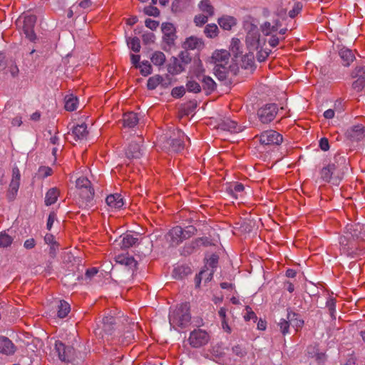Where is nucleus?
<instances>
[{
  "label": "nucleus",
  "mask_w": 365,
  "mask_h": 365,
  "mask_svg": "<svg viewBox=\"0 0 365 365\" xmlns=\"http://www.w3.org/2000/svg\"><path fill=\"white\" fill-rule=\"evenodd\" d=\"M204 32L207 37L213 38L217 35L218 28L216 24H207Z\"/></svg>",
  "instance_id": "obj_51"
},
{
  "label": "nucleus",
  "mask_w": 365,
  "mask_h": 365,
  "mask_svg": "<svg viewBox=\"0 0 365 365\" xmlns=\"http://www.w3.org/2000/svg\"><path fill=\"white\" fill-rule=\"evenodd\" d=\"M20 185V181L11 180L9 184V187L7 193V198L9 201H13L18 192Z\"/></svg>",
  "instance_id": "obj_37"
},
{
  "label": "nucleus",
  "mask_w": 365,
  "mask_h": 365,
  "mask_svg": "<svg viewBox=\"0 0 365 365\" xmlns=\"http://www.w3.org/2000/svg\"><path fill=\"white\" fill-rule=\"evenodd\" d=\"M165 56L161 51H155L150 56L152 63L157 66H160L165 62Z\"/></svg>",
  "instance_id": "obj_43"
},
{
  "label": "nucleus",
  "mask_w": 365,
  "mask_h": 365,
  "mask_svg": "<svg viewBox=\"0 0 365 365\" xmlns=\"http://www.w3.org/2000/svg\"><path fill=\"white\" fill-rule=\"evenodd\" d=\"M6 66H7L8 71L13 77H16L18 76L19 70L14 60L11 59L9 62H6Z\"/></svg>",
  "instance_id": "obj_54"
},
{
  "label": "nucleus",
  "mask_w": 365,
  "mask_h": 365,
  "mask_svg": "<svg viewBox=\"0 0 365 365\" xmlns=\"http://www.w3.org/2000/svg\"><path fill=\"white\" fill-rule=\"evenodd\" d=\"M59 194L60 191L56 187L49 189L45 195V205L46 206H50L54 204L57 201Z\"/></svg>",
  "instance_id": "obj_35"
},
{
  "label": "nucleus",
  "mask_w": 365,
  "mask_h": 365,
  "mask_svg": "<svg viewBox=\"0 0 365 365\" xmlns=\"http://www.w3.org/2000/svg\"><path fill=\"white\" fill-rule=\"evenodd\" d=\"M329 314L333 319H336V302L334 299H329L326 303Z\"/></svg>",
  "instance_id": "obj_55"
},
{
  "label": "nucleus",
  "mask_w": 365,
  "mask_h": 365,
  "mask_svg": "<svg viewBox=\"0 0 365 365\" xmlns=\"http://www.w3.org/2000/svg\"><path fill=\"white\" fill-rule=\"evenodd\" d=\"M138 68H140V73L143 76H147L153 72L152 66L148 61H142Z\"/></svg>",
  "instance_id": "obj_47"
},
{
  "label": "nucleus",
  "mask_w": 365,
  "mask_h": 365,
  "mask_svg": "<svg viewBox=\"0 0 365 365\" xmlns=\"http://www.w3.org/2000/svg\"><path fill=\"white\" fill-rule=\"evenodd\" d=\"M57 315L59 318L66 317L70 312V304L65 300L56 301Z\"/></svg>",
  "instance_id": "obj_36"
},
{
  "label": "nucleus",
  "mask_w": 365,
  "mask_h": 365,
  "mask_svg": "<svg viewBox=\"0 0 365 365\" xmlns=\"http://www.w3.org/2000/svg\"><path fill=\"white\" fill-rule=\"evenodd\" d=\"M186 89L188 92L198 93L201 91V86L195 81L190 79L186 83Z\"/></svg>",
  "instance_id": "obj_48"
},
{
  "label": "nucleus",
  "mask_w": 365,
  "mask_h": 365,
  "mask_svg": "<svg viewBox=\"0 0 365 365\" xmlns=\"http://www.w3.org/2000/svg\"><path fill=\"white\" fill-rule=\"evenodd\" d=\"M161 30L163 32V41L169 47L175 45L177 38L176 29L175 26L170 22L162 24Z\"/></svg>",
  "instance_id": "obj_9"
},
{
  "label": "nucleus",
  "mask_w": 365,
  "mask_h": 365,
  "mask_svg": "<svg viewBox=\"0 0 365 365\" xmlns=\"http://www.w3.org/2000/svg\"><path fill=\"white\" fill-rule=\"evenodd\" d=\"M78 98L73 96H66L65 98V109L68 111H73L77 109Z\"/></svg>",
  "instance_id": "obj_40"
},
{
  "label": "nucleus",
  "mask_w": 365,
  "mask_h": 365,
  "mask_svg": "<svg viewBox=\"0 0 365 365\" xmlns=\"http://www.w3.org/2000/svg\"><path fill=\"white\" fill-rule=\"evenodd\" d=\"M287 319L289 320L291 326L296 330L301 329L304 326V320L299 317V315L293 312H287Z\"/></svg>",
  "instance_id": "obj_34"
},
{
  "label": "nucleus",
  "mask_w": 365,
  "mask_h": 365,
  "mask_svg": "<svg viewBox=\"0 0 365 365\" xmlns=\"http://www.w3.org/2000/svg\"><path fill=\"white\" fill-rule=\"evenodd\" d=\"M143 140L132 141L125 150V155L129 159H139L144 154V149L141 145Z\"/></svg>",
  "instance_id": "obj_15"
},
{
  "label": "nucleus",
  "mask_w": 365,
  "mask_h": 365,
  "mask_svg": "<svg viewBox=\"0 0 365 365\" xmlns=\"http://www.w3.org/2000/svg\"><path fill=\"white\" fill-rule=\"evenodd\" d=\"M242 66L245 69L252 68L255 66V55L253 52L250 51L242 58Z\"/></svg>",
  "instance_id": "obj_39"
},
{
  "label": "nucleus",
  "mask_w": 365,
  "mask_h": 365,
  "mask_svg": "<svg viewBox=\"0 0 365 365\" xmlns=\"http://www.w3.org/2000/svg\"><path fill=\"white\" fill-rule=\"evenodd\" d=\"M348 170L349 163L346 157L336 154L332 161L321 169L319 172L320 179L323 182L338 185Z\"/></svg>",
  "instance_id": "obj_1"
},
{
  "label": "nucleus",
  "mask_w": 365,
  "mask_h": 365,
  "mask_svg": "<svg viewBox=\"0 0 365 365\" xmlns=\"http://www.w3.org/2000/svg\"><path fill=\"white\" fill-rule=\"evenodd\" d=\"M144 13L148 16L157 17L160 15L159 9L153 6H148L144 8Z\"/></svg>",
  "instance_id": "obj_56"
},
{
  "label": "nucleus",
  "mask_w": 365,
  "mask_h": 365,
  "mask_svg": "<svg viewBox=\"0 0 365 365\" xmlns=\"http://www.w3.org/2000/svg\"><path fill=\"white\" fill-rule=\"evenodd\" d=\"M191 320L190 307L187 303L177 307L169 314V323L174 329L178 327L181 329L187 327Z\"/></svg>",
  "instance_id": "obj_2"
},
{
  "label": "nucleus",
  "mask_w": 365,
  "mask_h": 365,
  "mask_svg": "<svg viewBox=\"0 0 365 365\" xmlns=\"http://www.w3.org/2000/svg\"><path fill=\"white\" fill-rule=\"evenodd\" d=\"M128 47L134 52H139L140 50V42L138 37L130 38L127 41Z\"/></svg>",
  "instance_id": "obj_50"
},
{
  "label": "nucleus",
  "mask_w": 365,
  "mask_h": 365,
  "mask_svg": "<svg viewBox=\"0 0 365 365\" xmlns=\"http://www.w3.org/2000/svg\"><path fill=\"white\" fill-rule=\"evenodd\" d=\"M196 231H197V230L194 226H192V225L187 226L183 230L184 240L188 239L190 237H192V235H194L195 234Z\"/></svg>",
  "instance_id": "obj_60"
},
{
  "label": "nucleus",
  "mask_w": 365,
  "mask_h": 365,
  "mask_svg": "<svg viewBox=\"0 0 365 365\" xmlns=\"http://www.w3.org/2000/svg\"><path fill=\"white\" fill-rule=\"evenodd\" d=\"M244 28L247 31L245 42L247 48L250 51L257 50L262 46L259 30L257 26L251 22H246L244 24Z\"/></svg>",
  "instance_id": "obj_4"
},
{
  "label": "nucleus",
  "mask_w": 365,
  "mask_h": 365,
  "mask_svg": "<svg viewBox=\"0 0 365 365\" xmlns=\"http://www.w3.org/2000/svg\"><path fill=\"white\" fill-rule=\"evenodd\" d=\"M362 230L365 231V228H363L360 225H347L345 227V234L354 240L359 237Z\"/></svg>",
  "instance_id": "obj_31"
},
{
  "label": "nucleus",
  "mask_w": 365,
  "mask_h": 365,
  "mask_svg": "<svg viewBox=\"0 0 365 365\" xmlns=\"http://www.w3.org/2000/svg\"><path fill=\"white\" fill-rule=\"evenodd\" d=\"M76 186L78 190L91 187V182L85 177H80L76 180Z\"/></svg>",
  "instance_id": "obj_49"
},
{
  "label": "nucleus",
  "mask_w": 365,
  "mask_h": 365,
  "mask_svg": "<svg viewBox=\"0 0 365 365\" xmlns=\"http://www.w3.org/2000/svg\"><path fill=\"white\" fill-rule=\"evenodd\" d=\"M217 128L222 131H228L230 133H238L242 130L236 121L228 118L220 120L217 124Z\"/></svg>",
  "instance_id": "obj_21"
},
{
  "label": "nucleus",
  "mask_w": 365,
  "mask_h": 365,
  "mask_svg": "<svg viewBox=\"0 0 365 365\" xmlns=\"http://www.w3.org/2000/svg\"><path fill=\"white\" fill-rule=\"evenodd\" d=\"M163 78L160 75H155L150 77L148 80L147 88L149 90H154L163 81Z\"/></svg>",
  "instance_id": "obj_45"
},
{
  "label": "nucleus",
  "mask_w": 365,
  "mask_h": 365,
  "mask_svg": "<svg viewBox=\"0 0 365 365\" xmlns=\"http://www.w3.org/2000/svg\"><path fill=\"white\" fill-rule=\"evenodd\" d=\"M346 135L352 141L361 140L365 137V127L361 124L354 125L347 129Z\"/></svg>",
  "instance_id": "obj_18"
},
{
  "label": "nucleus",
  "mask_w": 365,
  "mask_h": 365,
  "mask_svg": "<svg viewBox=\"0 0 365 365\" xmlns=\"http://www.w3.org/2000/svg\"><path fill=\"white\" fill-rule=\"evenodd\" d=\"M92 6L91 0H82L78 4H73V9H83L84 10H87L91 8Z\"/></svg>",
  "instance_id": "obj_61"
},
{
  "label": "nucleus",
  "mask_w": 365,
  "mask_h": 365,
  "mask_svg": "<svg viewBox=\"0 0 365 365\" xmlns=\"http://www.w3.org/2000/svg\"><path fill=\"white\" fill-rule=\"evenodd\" d=\"M210 245V242L207 237H199L192 241L190 243L187 244L184 247V252L187 254H191L195 249L201 245L207 247Z\"/></svg>",
  "instance_id": "obj_24"
},
{
  "label": "nucleus",
  "mask_w": 365,
  "mask_h": 365,
  "mask_svg": "<svg viewBox=\"0 0 365 365\" xmlns=\"http://www.w3.org/2000/svg\"><path fill=\"white\" fill-rule=\"evenodd\" d=\"M340 250L342 254L354 257L358 255L354 240L345 234L339 237Z\"/></svg>",
  "instance_id": "obj_14"
},
{
  "label": "nucleus",
  "mask_w": 365,
  "mask_h": 365,
  "mask_svg": "<svg viewBox=\"0 0 365 365\" xmlns=\"http://www.w3.org/2000/svg\"><path fill=\"white\" fill-rule=\"evenodd\" d=\"M181 272H183L184 274H187L190 272V269L183 266H178L173 269V274L175 278H182Z\"/></svg>",
  "instance_id": "obj_57"
},
{
  "label": "nucleus",
  "mask_w": 365,
  "mask_h": 365,
  "mask_svg": "<svg viewBox=\"0 0 365 365\" xmlns=\"http://www.w3.org/2000/svg\"><path fill=\"white\" fill-rule=\"evenodd\" d=\"M280 331L283 335H286L289 333V327L291 326L289 320L287 319H281L278 322Z\"/></svg>",
  "instance_id": "obj_53"
},
{
  "label": "nucleus",
  "mask_w": 365,
  "mask_h": 365,
  "mask_svg": "<svg viewBox=\"0 0 365 365\" xmlns=\"http://www.w3.org/2000/svg\"><path fill=\"white\" fill-rule=\"evenodd\" d=\"M365 86V79L363 78H356L352 83V87L356 91H361Z\"/></svg>",
  "instance_id": "obj_58"
},
{
  "label": "nucleus",
  "mask_w": 365,
  "mask_h": 365,
  "mask_svg": "<svg viewBox=\"0 0 365 365\" xmlns=\"http://www.w3.org/2000/svg\"><path fill=\"white\" fill-rule=\"evenodd\" d=\"M88 133L86 124L82 123L73 128L71 135L76 140H81L86 138Z\"/></svg>",
  "instance_id": "obj_30"
},
{
  "label": "nucleus",
  "mask_w": 365,
  "mask_h": 365,
  "mask_svg": "<svg viewBox=\"0 0 365 365\" xmlns=\"http://www.w3.org/2000/svg\"><path fill=\"white\" fill-rule=\"evenodd\" d=\"M203 43L199 38L190 36L187 38L183 43V48L185 49L194 50L198 49L202 46Z\"/></svg>",
  "instance_id": "obj_33"
},
{
  "label": "nucleus",
  "mask_w": 365,
  "mask_h": 365,
  "mask_svg": "<svg viewBox=\"0 0 365 365\" xmlns=\"http://www.w3.org/2000/svg\"><path fill=\"white\" fill-rule=\"evenodd\" d=\"M185 93V88L183 86L175 87L171 91L174 98H180Z\"/></svg>",
  "instance_id": "obj_64"
},
{
  "label": "nucleus",
  "mask_w": 365,
  "mask_h": 365,
  "mask_svg": "<svg viewBox=\"0 0 365 365\" xmlns=\"http://www.w3.org/2000/svg\"><path fill=\"white\" fill-rule=\"evenodd\" d=\"M339 55L344 66H349L355 59V56L352 50L346 47H342L339 51Z\"/></svg>",
  "instance_id": "obj_28"
},
{
  "label": "nucleus",
  "mask_w": 365,
  "mask_h": 365,
  "mask_svg": "<svg viewBox=\"0 0 365 365\" xmlns=\"http://www.w3.org/2000/svg\"><path fill=\"white\" fill-rule=\"evenodd\" d=\"M127 319H121L119 317H115L112 315H107L103 317L102 320V330L107 334L112 336L115 338V335H117L118 331L116 328L119 327L120 323H123V321Z\"/></svg>",
  "instance_id": "obj_6"
},
{
  "label": "nucleus",
  "mask_w": 365,
  "mask_h": 365,
  "mask_svg": "<svg viewBox=\"0 0 365 365\" xmlns=\"http://www.w3.org/2000/svg\"><path fill=\"white\" fill-rule=\"evenodd\" d=\"M36 22V16L35 15L30 14L24 17L23 31L26 35V37L31 41H34L36 38V36L34 30Z\"/></svg>",
  "instance_id": "obj_13"
},
{
  "label": "nucleus",
  "mask_w": 365,
  "mask_h": 365,
  "mask_svg": "<svg viewBox=\"0 0 365 365\" xmlns=\"http://www.w3.org/2000/svg\"><path fill=\"white\" fill-rule=\"evenodd\" d=\"M199 8L201 11L209 16L214 14V7L211 5L209 0H202L199 4Z\"/></svg>",
  "instance_id": "obj_41"
},
{
  "label": "nucleus",
  "mask_w": 365,
  "mask_h": 365,
  "mask_svg": "<svg viewBox=\"0 0 365 365\" xmlns=\"http://www.w3.org/2000/svg\"><path fill=\"white\" fill-rule=\"evenodd\" d=\"M106 202L108 206L112 209H120L124 205L122 196L118 193L107 196Z\"/></svg>",
  "instance_id": "obj_27"
},
{
  "label": "nucleus",
  "mask_w": 365,
  "mask_h": 365,
  "mask_svg": "<svg viewBox=\"0 0 365 365\" xmlns=\"http://www.w3.org/2000/svg\"><path fill=\"white\" fill-rule=\"evenodd\" d=\"M282 23L279 18L273 19L272 22L266 21L260 25V30L264 36L275 34L281 27Z\"/></svg>",
  "instance_id": "obj_19"
},
{
  "label": "nucleus",
  "mask_w": 365,
  "mask_h": 365,
  "mask_svg": "<svg viewBox=\"0 0 365 365\" xmlns=\"http://www.w3.org/2000/svg\"><path fill=\"white\" fill-rule=\"evenodd\" d=\"M218 24L225 30H230L236 24V20L232 16H223L218 19Z\"/></svg>",
  "instance_id": "obj_38"
},
{
  "label": "nucleus",
  "mask_w": 365,
  "mask_h": 365,
  "mask_svg": "<svg viewBox=\"0 0 365 365\" xmlns=\"http://www.w3.org/2000/svg\"><path fill=\"white\" fill-rule=\"evenodd\" d=\"M187 138L185 133L179 129H173L163 138V148L171 153H178L185 148L184 139Z\"/></svg>",
  "instance_id": "obj_3"
},
{
  "label": "nucleus",
  "mask_w": 365,
  "mask_h": 365,
  "mask_svg": "<svg viewBox=\"0 0 365 365\" xmlns=\"http://www.w3.org/2000/svg\"><path fill=\"white\" fill-rule=\"evenodd\" d=\"M184 71V66L180 61L176 57H172L168 65V71L172 75H178Z\"/></svg>",
  "instance_id": "obj_29"
},
{
  "label": "nucleus",
  "mask_w": 365,
  "mask_h": 365,
  "mask_svg": "<svg viewBox=\"0 0 365 365\" xmlns=\"http://www.w3.org/2000/svg\"><path fill=\"white\" fill-rule=\"evenodd\" d=\"M142 39L145 44L153 43L155 41V36L153 33L146 32L143 34Z\"/></svg>",
  "instance_id": "obj_62"
},
{
  "label": "nucleus",
  "mask_w": 365,
  "mask_h": 365,
  "mask_svg": "<svg viewBox=\"0 0 365 365\" xmlns=\"http://www.w3.org/2000/svg\"><path fill=\"white\" fill-rule=\"evenodd\" d=\"M16 351V346L6 336H0V352L5 355H12Z\"/></svg>",
  "instance_id": "obj_23"
},
{
  "label": "nucleus",
  "mask_w": 365,
  "mask_h": 365,
  "mask_svg": "<svg viewBox=\"0 0 365 365\" xmlns=\"http://www.w3.org/2000/svg\"><path fill=\"white\" fill-rule=\"evenodd\" d=\"M138 328V324L132 322L128 323V327L124 331L122 334L120 331H118L117 335H115V338L118 339V341L123 345H128L135 341V335L133 331Z\"/></svg>",
  "instance_id": "obj_11"
},
{
  "label": "nucleus",
  "mask_w": 365,
  "mask_h": 365,
  "mask_svg": "<svg viewBox=\"0 0 365 365\" xmlns=\"http://www.w3.org/2000/svg\"><path fill=\"white\" fill-rule=\"evenodd\" d=\"M209 16L206 14H198L196 15L194 19V22L197 26H201L203 24H206L207 21Z\"/></svg>",
  "instance_id": "obj_59"
},
{
  "label": "nucleus",
  "mask_w": 365,
  "mask_h": 365,
  "mask_svg": "<svg viewBox=\"0 0 365 365\" xmlns=\"http://www.w3.org/2000/svg\"><path fill=\"white\" fill-rule=\"evenodd\" d=\"M53 354L56 355L59 360L65 363H74L76 360V351L71 346H66L60 341L55 342L53 349Z\"/></svg>",
  "instance_id": "obj_5"
},
{
  "label": "nucleus",
  "mask_w": 365,
  "mask_h": 365,
  "mask_svg": "<svg viewBox=\"0 0 365 365\" xmlns=\"http://www.w3.org/2000/svg\"><path fill=\"white\" fill-rule=\"evenodd\" d=\"M116 263L125 266L129 270L134 271L137 267V262L133 257L128 254H120L115 257Z\"/></svg>",
  "instance_id": "obj_22"
},
{
  "label": "nucleus",
  "mask_w": 365,
  "mask_h": 365,
  "mask_svg": "<svg viewBox=\"0 0 365 365\" xmlns=\"http://www.w3.org/2000/svg\"><path fill=\"white\" fill-rule=\"evenodd\" d=\"M230 50L235 57L237 58L242 53V46L240 39L238 38H232L230 44Z\"/></svg>",
  "instance_id": "obj_44"
},
{
  "label": "nucleus",
  "mask_w": 365,
  "mask_h": 365,
  "mask_svg": "<svg viewBox=\"0 0 365 365\" xmlns=\"http://www.w3.org/2000/svg\"><path fill=\"white\" fill-rule=\"evenodd\" d=\"M282 140V135L274 130H265L259 135V142L264 145H279Z\"/></svg>",
  "instance_id": "obj_8"
},
{
  "label": "nucleus",
  "mask_w": 365,
  "mask_h": 365,
  "mask_svg": "<svg viewBox=\"0 0 365 365\" xmlns=\"http://www.w3.org/2000/svg\"><path fill=\"white\" fill-rule=\"evenodd\" d=\"M140 234L138 232H127L120 236L119 244L122 249H128L136 245L139 240Z\"/></svg>",
  "instance_id": "obj_17"
},
{
  "label": "nucleus",
  "mask_w": 365,
  "mask_h": 365,
  "mask_svg": "<svg viewBox=\"0 0 365 365\" xmlns=\"http://www.w3.org/2000/svg\"><path fill=\"white\" fill-rule=\"evenodd\" d=\"M190 72L193 77H195L199 81L206 76L205 74V69L203 67L202 61L199 58L193 61Z\"/></svg>",
  "instance_id": "obj_26"
},
{
  "label": "nucleus",
  "mask_w": 365,
  "mask_h": 365,
  "mask_svg": "<svg viewBox=\"0 0 365 365\" xmlns=\"http://www.w3.org/2000/svg\"><path fill=\"white\" fill-rule=\"evenodd\" d=\"M354 78H363L365 79V67L363 66H358L356 67L353 72Z\"/></svg>",
  "instance_id": "obj_63"
},
{
  "label": "nucleus",
  "mask_w": 365,
  "mask_h": 365,
  "mask_svg": "<svg viewBox=\"0 0 365 365\" xmlns=\"http://www.w3.org/2000/svg\"><path fill=\"white\" fill-rule=\"evenodd\" d=\"M166 240L172 246H177L183 240V229L180 226L173 227L166 235Z\"/></svg>",
  "instance_id": "obj_16"
},
{
  "label": "nucleus",
  "mask_w": 365,
  "mask_h": 365,
  "mask_svg": "<svg viewBox=\"0 0 365 365\" xmlns=\"http://www.w3.org/2000/svg\"><path fill=\"white\" fill-rule=\"evenodd\" d=\"M277 112V104L268 103L259 108L257 115L262 123H269L274 119Z\"/></svg>",
  "instance_id": "obj_7"
},
{
  "label": "nucleus",
  "mask_w": 365,
  "mask_h": 365,
  "mask_svg": "<svg viewBox=\"0 0 365 365\" xmlns=\"http://www.w3.org/2000/svg\"><path fill=\"white\" fill-rule=\"evenodd\" d=\"M215 76L220 81H223L227 78V67H221L215 66L214 68Z\"/></svg>",
  "instance_id": "obj_52"
},
{
  "label": "nucleus",
  "mask_w": 365,
  "mask_h": 365,
  "mask_svg": "<svg viewBox=\"0 0 365 365\" xmlns=\"http://www.w3.org/2000/svg\"><path fill=\"white\" fill-rule=\"evenodd\" d=\"M202 83V88L205 91H208L210 92L213 91L216 88V83L214 80L208 76H205L201 80H200Z\"/></svg>",
  "instance_id": "obj_42"
},
{
  "label": "nucleus",
  "mask_w": 365,
  "mask_h": 365,
  "mask_svg": "<svg viewBox=\"0 0 365 365\" xmlns=\"http://www.w3.org/2000/svg\"><path fill=\"white\" fill-rule=\"evenodd\" d=\"M244 190V185L238 182H231L226 187L227 194L235 199H237L239 197H242Z\"/></svg>",
  "instance_id": "obj_25"
},
{
  "label": "nucleus",
  "mask_w": 365,
  "mask_h": 365,
  "mask_svg": "<svg viewBox=\"0 0 365 365\" xmlns=\"http://www.w3.org/2000/svg\"><path fill=\"white\" fill-rule=\"evenodd\" d=\"M211 58L215 66L225 67L229 63L230 53L226 50L215 51Z\"/></svg>",
  "instance_id": "obj_20"
},
{
  "label": "nucleus",
  "mask_w": 365,
  "mask_h": 365,
  "mask_svg": "<svg viewBox=\"0 0 365 365\" xmlns=\"http://www.w3.org/2000/svg\"><path fill=\"white\" fill-rule=\"evenodd\" d=\"M13 237L8 235L6 232H0V247H7L11 245Z\"/></svg>",
  "instance_id": "obj_46"
},
{
  "label": "nucleus",
  "mask_w": 365,
  "mask_h": 365,
  "mask_svg": "<svg viewBox=\"0 0 365 365\" xmlns=\"http://www.w3.org/2000/svg\"><path fill=\"white\" fill-rule=\"evenodd\" d=\"M138 117L137 113L129 112L125 113L123 117V123L124 127L133 128L138 123Z\"/></svg>",
  "instance_id": "obj_32"
},
{
  "label": "nucleus",
  "mask_w": 365,
  "mask_h": 365,
  "mask_svg": "<svg viewBox=\"0 0 365 365\" xmlns=\"http://www.w3.org/2000/svg\"><path fill=\"white\" fill-rule=\"evenodd\" d=\"M208 334L202 329H195L189 336L190 344L195 348H198L205 345L209 341Z\"/></svg>",
  "instance_id": "obj_10"
},
{
  "label": "nucleus",
  "mask_w": 365,
  "mask_h": 365,
  "mask_svg": "<svg viewBox=\"0 0 365 365\" xmlns=\"http://www.w3.org/2000/svg\"><path fill=\"white\" fill-rule=\"evenodd\" d=\"M79 200L78 204L80 207L86 209H90L93 207L95 204L94 200V190L92 187H88L84 190H78Z\"/></svg>",
  "instance_id": "obj_12"
}]
</instances>
